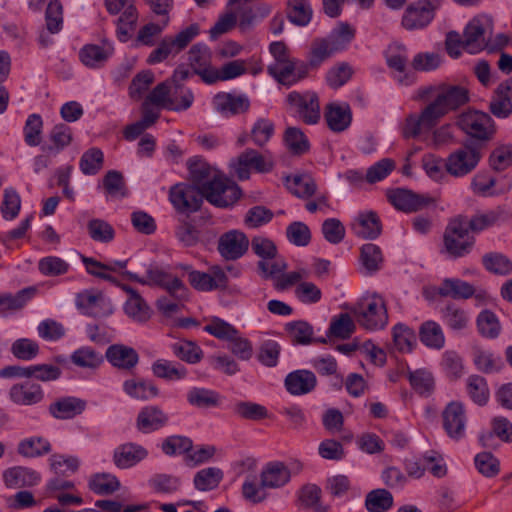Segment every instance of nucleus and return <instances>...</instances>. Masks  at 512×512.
<instances>
[{
    "label": "nucleus",
    "mask_w": 512,
    "mask_h": 512,
    "mask_svg": "<svg viewBox=\"0 0 512 512\" xmlns=\"http://www.w3.org/2000/svg\"><path fill=\"white\" fill-rule=\"evenodd\" d=\"M423 97H429L430 103L425 107L436 123L469 102V91L464 86L440 84L430 86L423 91Z\"/></svg>",
    "instance_id": "nucleus-1"
},
{
    "label": "nucleus",
    "mask_w": 512,
    "mask_h": 512,
    "mask_svg": "<svg viewBox=\"0 0 512 512\" xmlns=\"http://www.w3.org/2000/svg\"><path fill=\"white\" fill-rule=\"evenodd\" d=\"M149 99L160 109L181 112L192 106L194 94L184 85H174L164 81L152 89Z\"/></svg>",
    "instance_id": "nucleus-2"
},
{
    "label": "nucleus",
    "mask_w": 512,
    "mask_h": 512,
    "mask_svg": "<svg viewBox=\"0 0 512 512\" xmlns=\"http://www.w3.org/2000/svg\"><path fill=\"white\" fill-rule=\"evenodd\" d=\"M476 243L474 236L470 235L461 217L449 221L443 233L441 254L449 259H459L468 256Z\"/></svg>",
    "instance_id": "nucleus-3"
},
{
    "label": "nucleus",
    "mask_w": 512,
    "mask_h": 512,
    "mask_svg": "<svg viewBox=\"0 0 512 512\" xmlns=\"http://www.w3.org/2000/svg\"><path fill=\"white\" fill-rule=\"evenodd\" d=\"M457 125L479 147L485 146L496 134L492 117L478 110H469L459 115Z\"/></svg>",
    "instance_id": "nucleus-4"
},
{
    "label": "nucleus",
    "mask_w": 512,
    "mask_h": 512,
    "mask_svg": "<svg viewBox=\"0 0 512 512\" xmlns=\"http://www.w3.org/2000/svg\"><path fill=\"white\" fill-rule=\"evenodd\" d=\"M353 313L358 324L366 330H381L388 324L386 302L377 294L363 297Z\"/></svg>",
    "instance_id": "nucleus-5"
},
{
    "label": "nucleus",
    "mask_w": 512,
    "mask_h": 512,
    "mask_svg": "<svg viewBox=\"0 0 512 512\" xmlns=\"http://www.w3.org/2000/svg\"><path fill=\"white\" fill-rule=\"evenodd\" d=\"M203 199H206L211 205L227 209L233 207L242 197V190L239 185L221 173L214 177L210 183L202 188Z\"/></svg>",
    "instance_id": "nucleus-6"
},
{
    "label": "nucleus",
    "mask_w": 512,
    "mask_h": 512,
    "mask_svg": "<svg viewBox=\"0 0 512 512\" xmlns=\"http://www.w3.org/2000/svg\"><path fill=\"white\" fill-rule=\"evenodd\" d=\"M122 274L129 280L142 285L161 287L177 300L183 299L187 293V288L182 280L159 266H150L147 269L145 278L139 277L137 274L130 271H125Z\"/></svg>",
    "instance_id": "nucleus-7"
},
{
    "label": "nucleus",
    "mask_w": 512,
    "mask_h": 512,
    "mask_svg": "<svg viewBox=\"0 0 512 512\" xmlns=\"http://www.w3.org/2000/svg\"><path fill=\"white\" fill-rule=\"evenodd\" d=\"M274 166L275 162L270 152L262 154L252 148L246 149L231 162L234 173L241 181L248 180L251 171L269 173L274 169Z\"/></svg>",
    "instance_id": "nucleus-8"
},
{
    "label": "nucleus",
    "mask_w": 512,
    "mask_h": 512,
    "mask_svg": "<svg viewBox=\"0 0 512 512\" xmlns=\"http://www.w3.org/2000/svg\"><path fill=\"white\" fill-rule=\"evenodd\" d=\"M199 33V25L193 23L181 30L174 37H164L158 47L150 53L147 62L153 65L166 60L170 55H177L184 50Z\"/></svg>",
    "instance_id": "nucleus-9"
},
{
    "label": "nucleus",
    "mask_w": 512,
    "mask_h": 512,
    "mask_svg": "<svg viewBox=\"0 0 512 512\" xmlns=\"http://www.w3.org/2000/svg\"><path fill=\"white\" fill-rule=\"evenodd\" d=\"M493 33V20L490 16L481 14L475 16L463 31L464 50L470 54L488 50V42Z\"/></svg>",
    "instance_id": "nucleus-10"
},
{
    "label": "nucleus",
    "mask_w": 512,
    "mask_h": 512,
    "mask_svg": "<svg viewBox=\"0 0 512 512\" xmlns=\"http://www.w3.org/2000/svg\"><path fill=\"white\" fill-rule=\"evenodd\" d=\"M480 159L481 153L478 149L465 144L448 155L445 159V170L451 176L464 177L477 167Z\"/></svg>",
    "instance_id": "nucleus-11"
},
{
    "label": "nucleus",
    "mask_w": 512,
    "mask_h": 512,
    "mask_svg": "<svg viewBox=\"0 0 512 512\" xmlns=\"http://www.w3.org/2000/svg\"><path fill=\"white\" fill-rule=\"evenodd\" d=\"M287 103L305 124L314 125L319 122L321 118L320 104L315 92L292 91L287 95Z\"/></svg>",
    "instance_id": "nucleus-12"
},
{
    "label": "nucleus",
    "mask_w": 512,
    "mask_h": 512,
    "mask_svg": "<svg viewBox=\"0 0 512 512\" xmlns=\"http://www.w3.org/2000/svg\"><path fill=\"white\" fill-rule=\"evenodd\" d=\"M169 200L177 212L191 214L201 208L203 195L193 185L178 183L170 188Z\"/></svg>",
    "instance_id": "nucleus-13"
},
{
    "label": "nucleus",
    "mask_w": 512,
    "mask_h": 512,
    "mask_svg": "<svg viewBox=\"0 0 512 512\" xmlns=\"http://www.w3.org/2000/svg\"><path fill=\"white\" fill-rule=\"evenodd\" d=\"M189 284L197 291L210 292L224 290L228 285V276L220 266H212L208 272L191 270L188 274Z\"/></svg>",
    "instance_id": "nucleus-14"
},
{
    "label": "nucleus",
    "mask_w": 512,
    "mask_h": 512,
    "mask_svg": "<svg viewBox=\"0 0 512 512\" xmlns=\"http://www.w3.org/2000/svg\"><path fill=\"white\" fill-rule=\"evenodd\" d=\"M249 244V239L244 232L233 229L219 237L217 251L223 259L235 261L246 254Z\"/></svg>",
    "instance_id": "nucleus-15"
},
{
    "label": "nucleus",
    "mask_w": 512,
    "mask_h": 512,
    "mask_svg": "<svg viewBox=\"0 0 512 512\" xmlns=\"http://www.w3.org/2000/svg\"><path fill=\"white\" fill-rule=\"evenodd\" d=\"M443 427L448 436L459 440L465 436L467 417L461 402L452 401L442 412Z\"/></svg>",
    "instance_id": "nucleus-16"
},
{
    "label": "nucleus",
    "mask_w": 512,
    "mask_h": 512,
    "mask_svg": "<svg viewBox=\"0 0 512 512\" xmlns=\"http://www.w3.org/2000/svg\"><path fill=\"white\" fill-rule=\"evenodd\" d=\"M309 69H311L310 60L307 62L298 58H293L288 66L280 67H267V72L278 83L290 87L308 76Z\"/></svg>",
    "instance_id": "nucleus-17"
},
{
    "label": "nucleus",
    "mask_w": 512,
    "mask_h": 512,
    "mask_svg": "<svg viewBox=\"0 0 512 512\" xmlns=\"http://www.w3.org/2000/svg\"><path fill=\"white\" fill-rule=\"evenodd\" d=\"M213 109L223 117H232L246 113L250 108V100L243 94L219 92L212 99Z\"/></svg>",
    "instance_id": "nucleus-18"
},
{
    "label": "nucleus",
    "mask_w": 512,
    "mask_h": 512,
    "mask_svg": "<svg viewBox=\"0 0 512 512\" xmlns=\"http://www.w3.org/2000/svg\"><path fill=\"white\" fill-rule=\"evenodd\" d=\"M169 416L157 405L142 407L136 417L135 427L142 434H150L164 428Z\"/></svg>",
    "instance_id": "nucleus-19"
},
{
    "label": "nucleus",
    "mask_w": 512,
    "mask_h": 512,
    "mask_svg": "<svg viewBox=\"0 0 512 512\" xmlns=\"http://www.w3.org/2000/svg\"><path fill=\"white\" fill-rule=\"evenodd\" d=\"M318 384L314 372L298 369L288 373L284 379V387L292 396H302L313 392Z\"/></svg>",
    "instance_id": "nucleus-20"
},
{
    "label": "nucleus",
    "mask_w": 512,
    "mask_h": 512,
    "mask_svg": "<svg viewBox=\"0 0 512 512\" xmlns=\"http://www.w3.org/2000/svg\"><path fill=\"white\" fill-rule=\"evenodd\" d=\"M188 60L194 74L199 75L203 82L211 84L215 68L211 65V52L207 45L197 43L188 52Z\"/></svg>",
    "instance_id": "nucleus-21"
},
{
    "label": "nucleus",
    "mask_w": 512,
    "mask_h": 512,
    "mask_svg": "<svg viewBox=\"0 0 512 512\" xmlns=\"http://www.w3.org/2000/svg\"><path fill=\"white\" fill-rule=\"evenodd\" d=\"M434 18L429 1H418L406 9L402 17V26L407 30H417L426 27Z\"/></svg>",
    "instance_id": "nucleus-22"
},
{
    "label": "nucleus",
    "mask_w": 512,
    "mask_h": 512,
    "mask_svg": "<svg viewBox=\"0 0 512 512\" xmlns=\"http://www.w3.org/2000/svg\"><path fill=\"white\" fill-rule=\"evenodd\" d=\"M44 390L33 382L16 383L9 389V399L16 405L32 406L44 400Z\"/></svg>",
    "instance_id": "nucleus-23"
},
{
    "label": "nucleus",
    "mask_w": 512,
    "mask_h": 512,
    "mask_svg": "<svg viewBox=\"0 0 512 512\" xmlns=\"http://www.w3.org/2000/svg\"><path fill=\"white\" fill-rule=\"evenodd\" d=\"M324 119L328 128L341 133L347 130L352 122V110L348 103L332 102L326 105L324 110Z\"/></svg>",
    "instance_id": "nucleus-24"
},
{
    "label": "nucleus",
    "mask_w": 512,
    "mask_h": 512,
    "mask_svg": "<svg viewBox=\"0 0 512 512\" xmlns=\"http://www.w3.org/2000/svg\"><path fill=\"white\" fill-rule=\"evenodd\" d=\"M122 290L128 294L124 304L125 314L137 323H146L152 316V310L143 297L132 287L122 285Z\"/></svg>",
    "instance_id": "nucleus-25"
},
{
    "label": "nucleus",
    "mask_w": 512,
    "mask_h": 512,
    "mask_svg": "<svg viewBox=\"0 0 512 512\" xmlns=\"http://www.w3.org/2000/svg\"><path fill=\"white\" fill-rule=\"evenodd\" d=\"M148 456L147 449L137 443L127 442L117 446L113 452V462L121 469L131 468Z\"/></svg>",
    "instance_id": "nucleus-26"
},
{
    "label": "nucleus",
    "mask_w": 512,
    "mask_h": 512,
    "mask_svg": "<svg viewBox=\"0 0 512 512\" xmlns=\"http://www.w3.org/2000/svg\"><path fill=\"white\" fill-rule=\"evenodd\" d=\"M114 48L109 43L86 44L79 51L81 63L90 69L102 68L113 55Z\"/></svg>",
    "instance_id": "nucleus-27"
},
{
    "label": "nucleus",
    "mask_w": 512,
    "mask_h": 512,
    "mask_svg": "<svg viewBox=\"0 0 512 512\" xmlns=\"http://www.w3.org/2000/svg\"><path fill=\"white\" fill-rule=\"evenodd\" d=\"M86 408V401L74 396H66L52 402L48 411L55 419L67 420L83 413Z\"/></svg>",
    "instance_id": "nucleus-28"
},
{
    "label": "nucleus",
    "mask_w": 512,
    "mask_h": 512,
    "mask_svg": "<svg viewBox=\"0 0 512 512\" xmlns=\"http://www.w3.org/2000/svg\"><path fill=\"white\" fill-rule=\"evenodd\" d=\"M108 362L121 370L130 371L136 367L139 362L137 351L123 344H113L106 350Z\"/></svg>",
    "instance_id": "nucleus-29"
},
{
    "label": "nucleus",
    "mask_w": 512,
    "mask_h": 512,
    "mask_svg": "<svg viewBox=\"0 0 512 512\" xmlns=\"http://www.w3.org/2000/svg\"><path fill=\"white\" fill-rule=\"evenodd\" d=\"M353 233L363 239H375L382 232V224L376 212H361L351 225Z\"/></svg>",
    "instance_id": "nucleus-30"
},
{
    "label": "nucleus",
    "mask_w": 512,
    "mask_h": 512,
    "mask_svg": "<svg viewBox=\"0 0 512 512\" xmlns=\"http://www.w3.org/2000/svg\"><path fill=\"white\" fill-rule=\"evenodd\" d=\"M188 170L193 186L201 192L207 183H210L214 177H218L222 173L213 168L204 159L198 157L188 160Z\"/></svg>",
    "instance_id": "nucleus-31"
},
{
    "label": "nucleus",
    "mask_w": 512,
    "mask_h": 512,
    "mask_svg": "<svg viewBox=\"0 0 512 512\" xmlns=\"http://www.w3.org/2000/svg\"><path fill=\"white\" fill-rule=\"evenodd\" d=\"M303 465L299 461L284 463L282 461H270L263 467L260 480L282 479L289 480L296 477L302 471Z\"/></svg>",
    "instance_id": "nucleus-32"
},
{
    "label": "nucleus",
    "mask_w": 512,
    "mask_h": 512,
    "mask_svg": "<svg viewBox=\"0 0 512 512\" xmlns=\"http://www.w3.org/2000/svg\"><path fill=\"white\" fill-rule=\"evenodd\" d=\"M387 196L396 209L404 212H415L428 204L426 198L405 189L391 191Z\"/></svg>",
    "instance_id": "nucleus-33"
},
{
    "label": "nucleus",
    "mask_w": 512,
    "mask_h": 512,
    "mask_svg": "<svg viewBox=\"0 0 512 512\" xmlns=\"http://www.w3.org/2000/svg\"><path fill=\"white\" fill-rule=\"evenodd\" d=\"M475 289L470 283L459 278H445L435 288V293L441 297H449L454 300L469 299L473 296Z\"/></svg>",
    "instance_id": "nucleus-34"
},
{
    "label": "nucleus",
    "mask_w": 512,
    "mask_h": 512,
    "mask_svg": "<svg viewBox=\"0 0 512 512\" xmlns=\"http://www.w3.org/2000/svg\"><path fill=\"white\" fill-rule=\"evenodd\" d=\"M272 8L268 3H257L240 10L238 14V27L240 31L251 30L258 22L271 14Z\"/></svg>",
    "instance_id": "nucleus-35"
},
{
    "label": "nucleus",
    "mask_w": 512,
    "mask_h": 512,
    "mask_svg": "<svg viewBox=\"0 0 512 512\" xmlns=\"http://www.w3.org/2000/svg\"><path fill=\"white\" fill-rule=\"evenodd\" d=\"M338 52L340 50L328 37L314 39L308 55L311 69H318L326 60Z\"/></svg>",
    "instance_id": "nucleus-36"
},
{
    "label": "nucleus",
    "mask_w": 512,
    "mask_h": 512,
    "mask_svg": "<svg viewBox=\"0 0 512 512\" xmlns=\"http://www.w3.org/2000/svg\"><path fill=\"white\" fill-rule=\"evenodd\" d=\"M437 125L431 114H427L424 108L419 115L411 114L406 120L402 129L403 137L406 139L415 138L424 131H429Z\"/></svg>",
    "instance_id": "nucleus-37"
},
{
    "label": "nucleus",
    "mask_w": 512,
    "mask_h": 512,
    "mask_svg": "<svg viewBox=\"0 0 512 512\" xmlns=\"http://www.w3.org/2000/svg\"><path fill=\"white\" fill-rule=\"evenodd\" d=\"M443 323L452 331L460 332L468 328V312L454 303H449L440 311Z\"/></svg>",
    "instance_id": "nucleus-38"
},
{
    "label": "nucleus",
    "mask_w": 512,
    "mask_h": 512,
    "mask_svg": "<svg viewBox=\"0 0 512 512\" xmlns=\"http://www.w3.org/2000/svg\"><path fill=\"white\" fill-rule=\"evenodd\" d=\"M186 398L191 406L200 409L215 408L222 402V396L217 391L200 387L191 388Z\"/></svg>",
    "instance_id": "nucleus-39"
},
{
    "label": "nucleus",
    "mask_w": 512,
    "mask_h": 512,
    "mask_svg": "<svg viewBox=\"0 0 512 512\" xmlns=\"http://www.w3.org/2000/svg\"><path fill=\"white\" fill-rule=\"evenodd\" d=\"M419 338L422 344L430 349L440 350L445 345L443 329L439 323L433 320H428L421 324Z\"/></svg>",
    "instance_id": "nucleus-40"
},
{
    "label": "nucleus",
    "mask_w": 512,
    "mask_h": 512,
    "mask_svg": "<svg viewBox=\"0 0 512 512\" xmlns=\"http://www.w3.org/2000/svg\"><path fill=\"white\" fill-rule=\"evenodd\" d=\"M124 392L137 400H149L159 394V389L151 382L144 379H128L123 383Z\"/></svg>",
    "instance_id": "nucleus-41"
},
{
    "label": "nucleus",
    "mask_w": 512,
    "mask_h": 512,
    "mask_svg": "<svg viewBox=\"0 0 512 512\" xmlns=\"http://www.w3.org/2000/svg\"><path fill=\"white\" fill-rule=\"evenodd\" d=\"M359 260L366 273L371 275L382 268L384 257L378 245L366 243L360 248Z\"/></svg>",
    "instance_id": "nucleus-42"
},
{
    "label": "nucleus",
    "mask_w": 512,
    "mask_h": 512,
    "mask_svg": "<svg viewBox=\"0 0 512 512\" xmlns=\"http://www.w3.org/2000/svg\"><path fill=\"white\" fill-rule=\"evenodd\" d=\"M51 444L48 439L41 436L28 437L17 445V452L26 458H36L48 454Z\"/></svg>",
    "instance_id": "nucleus-43"
},
{
    "label": "nucleus",
    "mask_w": 512,
    "mask_h": 512,
    "mask_svg": "<svg viewBox=\"0 0 512 512\" xmlns=\"http://www.w3.org/2000/svg\"><path fill=\"white\" fill-rule=\"evenodd\" d=\"M151 369L154 376L168 381L181 380L187 376V369L183 365L166 359L156 360Z\"/></svg>",
    "instance_id": "nucleus-44"
},
{
    "label": "nucleus",
    "mask_w": 512,
    "mask_h": 512,
    "mask_svg": "<svg viewBox=\"0 0 512 512\" xmlns=\"http://www.w3.org/2000/svg\"><path fill=\"white\" fill-rule=\"evenodd\" d=\"M313 15L309 0H288L287 17L296 26H307Z\"/></svg>",
    "instance_id": "nucleus-45"
},
{
    "label": "nucleus",
    "mask_w": 512,
    "mask_h": 512,
    "mask_svg": "<svg viewBox=\"0 0 512 512\" xmlns=\"http://www.w3.org/2000/svg\"><path fill=\"white\" fill-rule=\"evenodd\" d=\"M51 470L59 477H71L80 467V460L76 456L53 454L49 458Z\"/></svg>",
    "instance_id": "nucleus-46"
},
{
    "label": "nucleus",
    "mask_w": 512,
    "mask_h": 512,
    "mask_svg": "<svg viewBox=\"0 0 512 512\" xmlns=\"http://www.w3.org/2000/svg\"><path fill=\"white\" fill-rule=\"evenodd\" d=\"M138 21V11L133 4L127 5L116 20V34L121 42H127Z\"/></svg>",
    "instance_id": "nucleus-47"
},
{
    "label": "nucleus",
    "mask_w": 512,
    "mask_h": 512,
    "mask_svg": "<svg viewBox=\"0 0 512 512\" xmlns=\"http://www.w3.org/2000/svg\"><path fill=\"white\" fill-rule=\"evenodd\" d=\"M466 391L470 399L479 406L487 404L490 391L487 381L480 375H470L466 380Z\"/></svg>",
    "instance_id": "nucleus-48"
},
{
    "label": "nucleus",
    "mask_w": 512,
    "mask_h": 512,
    "mask_svg": "<svg viewBox=\"0 0 512 512\" xmlns=\"http://www.w3.org/2000/svg\"><path fill=\"white\" fill-rule=\"evenodd\" d=\"M482 265L488 272L495 275L506 276L512 272V260L500 252L484 254Z\"/></svg>",
    "instance_id": "nucleus-49"
},
{
    "label": "nucleus",
    "mask_w": 512,
    "mask_h": 512,
    "mask_svg": "<svg viewBox=\"0 0 512 512\" xmlns=\"http://www.w3.org/2000/svg\"><path fill=\"white\" fill-rule=\"evenodd\" d=\"M170 349L178 359L189 364H196L203 358L202 349L192 341L179 340L172 343Z\"/></svg>",
    "instance_id": "nucleus-50"
},
{
    "label": "nucleus",
    "mask_w": 512,
    "mask_h": 512,
    "mask_svg": "<svg viewBox=\"0 0 512 512\" xmlns=\"http://www.w3.org/2000/svg\"><path fill=\"white\" fill-rule=\"evenodd\" d=\"M284 482H244L242 493L246 500L259 503L266 499L268 491L282 487Z\"/></svg>",
    "instance_id": "nucleus-51"
},
{
    "label": "nucleus",
    "mask_w": 512,
    "mask_h": 512,
    "mask_svg": "<svg viewBox=\"0 0 512 512\" xmlns=\"http://www.w3.org/2000/svg\"><path fill=\"white\" fill-rule=\"evenodd\" d=\"M462 218L465 228L468 232L480 233L485 229L494 226L499 220V213L495 211L478 212L470 219L466 216L459 215Z\"/></svg>",
    "instance_id": "nucleus-52"
},
{
    "label": "nucleus",
    "mask_w": 512,
    "mask_h": 512,
    "mask_svg": "<svg viewBox=\"0 0 512 512\" xmlns=\"http://www.w3.org/2000/svg\"><path fill=\"white\" fill-rule=\"evenodd\" d=\"M193 449V441L184 435H171L163 439L161 451L167 456L189 454Z\"/></svg>",
    "instance_id": "nucleus-53"
},
{
    "label": "nucleus",
    "mask_w": 512,
    "mask_h": 512,
    "mask_svg": "<svg viewBox=\"0 0 512 512\" xmlns=\"http://www.w3.org/2000/svg\"><path fill=\"white\" fill-rule=\"evenodd\" d=\"M408 380L411 387L421 396H429L435 388V380L432 373L425 369H417L409 372Z\"/></svg>",
    "instance_id": "nucleus-54"
},
{
    "label": "nucleus",
    "mask_w": 512,
    "mask_h": 512,
    "mask_svg": "<svg viewBox=\"0 0 512 512\" xmlns=\"http://www.w3.org/2000/svg\"><path fill=\"white\" fill-rule=\"evenodd\" d=\"M284 142L293 155H303L310 149L307 136L297 127H288L284 133Z\"/></svg>",
    "instance_id": "nucleus-55"
},
{
    "label": "nucleus",
    "mask_w": 512,
    "mask_h": 512,
    "mask_svg": "<svg viewBox=\"0 0 512 512\" xmlns=\"http://www.w3.org/2000/svg\"><path fill=\"white\" fill-rule=\"evenodd\" d=\"M393 495L386 489H374L366 495L365 507L369 512H386L393 506Z\"/></svg>",
    "instance_id": "nucleus-56"
},
{
    "label": "nucleus",
    "mask_w": 512,
    "mask_h": 512,
    "mask_svg": "<svg viewBox=\"0 0 512 512\" xmlns=\"http://www.w3.org/2000/svg\"><path fill=\"white\" fill-rule=\"evenodd\" d=\"M291 342L296 345H309L313 341V327L306 321L298 320L285 326Z\"/></svg>",
    "instance_id": "nucleus-57"
},
{
    "label": "nucleus",
    "mask_w": 512,
    "mask_h": 512,
    "mask_svg": "<svg viewBox=\"0 0 512 512\" xmlns=\"http://www.w3.org/2000/svg\"><path fill=\"white\" fill-rule=\"evenodd\" d=\"M275 133L273 121L267 118H258L252 125L250 139L256 146L266 145Z\"/></svg>",
    "instance_id": "nucleus-58"
},
{
    "label": "nucleus",
    "mask_w": 512,
    "mask_h": 512,
    "mask_svg": "<svg viewBox=\"0 0 512 512\" xmlns=\"http://www.w3.org/2000/svg\"><path fill=\"white\" fill-rule=\"evenodd\" d=\"M104 154L101 149L93 147L85 151L79 161V167L84 175H96L103 167Z\"/></svg>",
    "instance_id": "nucleus-59"
},
{
    "label": "nucleus",
    "mask_w": 512,
    "mask_h": 512,
    "mask_svg": "<svg viewBox=\"0 0 512 512\" xmlns=\"http://www.w3.org/2000/svg\"><path fill=\"white\" fill-rule=\"evenodd\" d=\"M479 333L486 338L494 339L501 331V325L496 314L490 310H483L476 320Z\"/></svg>",
    "instance_id": "nucleus-60"
},
{
    "label": "nucleus",
    "mask_w": 512,
    "mask_h": 512,
    "mask_svg": "<svg viewBox=\"0 0 512 512\" xmlns=\"http://www.w3.org/2000/svg\"><path fill=\"white\" fill-rule=\"evenodd\" d=\"M20 210L21 198L19 193L12 187L4 189L0 206L2 217L7 221H12L18 217Z\"/></svg>",
    "instance_id": "nucleus-61"
},
{
    "label": "nucleus",
    "mask_w": 512,
    "mask_h": 512,
    "mask_svg": "<svg viewBox=\"0 0 512 512\" xmlns=\"http://www.w3.org/2000/svg\"><path fill=\"white\" fill-rule=\"evenodd\" d=\"M392 336L395 348L400 352L412 351L416 343V334L407 325L398 323L392 328Z\"/></svg>",
    "instance_id": "nucleus-62"
},
{
    "label": "nucleus",
    "mask_w": 512,
    "mask_h": 512,
    "mask_svg": "<svg viewBox=\"0 0 512 512\" xmlns=\"http://www.w3.org/2000/svg\"><path fill=\"white\" fill-rule=\"evenodd\" d=\"M492 432L483 434L480 440L484 446L489 445L493 434L496 435L501 441L512 443V423L505 417H495L492 422Z\"/></svg>",
    "instance_id": "nucleus-63"
},
{
    "label": "nucleus",
    "mask_w": 512,
    "mask_h": 512,
    "mask_svg": "<svg viewBox=\"0 0 512 512\" xmlns=\"http://www.w3.org/2000/svg\"><path fill=\"white\" fill-rule=\"evenodd\" d=\"M490 167L498 172L512 166V144H498L489 156Z\"/></svg>",
    "instance_id": "nucleus-64"
}]
</instances>
